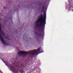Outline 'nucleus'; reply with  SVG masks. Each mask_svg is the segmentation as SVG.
I'll return each instance as SVG.
<instances>
[{"mask_svg": "<svg viewBox=\"0 0 73 73\" xmlns=\"http://www.w3.org/2000/svg\"><path fill=\"white\" fill-rule=\"evenodd\" d=\"M40 49V48L37 50H35L26 52L20 51L18 52V54L19 55H23V56H26L27 55L29 54L31 57H33L34 55H38V54L40 53L39 52Z\"/></svg>", "mask_w": 73, "mask_h": 73, "instance_id": "f257e3e1", "label": "nucleus"}, {"mask_svg": "<svg viewBox=\"0 0 73 73\" xmlns=\"http://www.w3.org/2000/svg\"><path fill=\"white\" fill-rule=\"evenodd\" d=\"M45 20H46L45 15H44L43 17L42 16H41L40 18L36 22V27H35V29H36V27H38L39 25L40 26H42L43 24H44V25L46 24Z\"/></svg>", "mask_w": 73, "mask_h": 73, "instance_id": "f03ea898", "label": "nucleus"}, {"mask_svg": "<svg viewBox=\"0 0 73 73\" xmlns=\"http://www.w3.org/2000/svg\"><path fill=\"white\" fill-rule=\"evenodd\" d=\"M3 35V36H4V33H3V31L1 30V24L0 23V38L2 42H3V43L4 45H5L6 44V42H5V40H4L3 39V37L2 36V35Z\"/></svg>", "mask_w": 73, "mask_h": 73, "instance_id": "7ed1b4c3", "label": "nucleus"}, {"mask_svg": "<svg viewBox=\"0 0 73 73\" xmlns=\"http://www.w3.org/2000/svg\"><path fill=\"white\" fill-rule=\"evenodd\" d=\"M42 31H43V32H44V29H45V28L44 27L43 28V29H42Z\"/></svg>", "mask_w": 73, "mask_h": 73, "instance_id": "20e7f679", "label": "nucleus"}, {"mask_svg": "<svg viewBox=\"0 0 73 73\" xmlns=\"http://www.w3.org/2000/svg\"><path fill=\"white\" fill-rule=\"evenodd\" d=\"M35 33V34H36V35H39V34L37 33Z\"/></svg>", "mask_w": 73, "mask_h": 73, "instance_id": "39448f33", "label": "nucleus"}, {"mask_svg": "<svg viewBox=\"0 0 73 73\" xmlns=\"http://www.w3.org/2000/svg\"><path fill=\"white\" fill-rule=\"evenodd\" d=\"M12 71L13 72V73H17V72H14L13 70H12Z\"/></svg>", "mask_w": 73, "mask_h": 73, "instance_id": "423d86ee", "label": "nucleus"}, {"mask_svg": "<svg viewBox=\"0 0 73 73\" xmlns=\"http://www.w3.org/2000/svg\"><path fill=\"white\" fill-rule=\"evenodd\" d=\"M71 7H72V6H70V8H71Z\"/></svg>", "mask_w": 73, "mask_h": 73, "instance_id": "0eeeda50", "label": "nucleus"}, {"mask_svg": "<svg viewBox=\"0 0 73 73\" xmlns=\"http://www.w3.org/2000/svg\"><path fill=\"white\" fill-rule=\"evenodd\" d=\"M10 70H12V69L11 68V69H10Z\"/></svg>", "mask_w": 73, "mask_h": 73, "instance_id": "6e6552de", "label": "nucleus"}, {"mask_svg": "<svg viewBox=\"0 0 73 73\" xmlns=\"http://www.w3.org/2000/svg\"><path fill=\"white\" fill-rule=\"evenodd\" d=\"M12 68V69L13 68V67H11Z\"/></svg>", "mask_w": 73, "mask_h": 73, "instance_id": "1a4fd4ad", "label": "nucleus"}, {"mask_svg": "<svg viewBox=\"0 0 73 73\" xmlns=\"http://www.w3.org/2000/svg\"><path fill=\"white\" fill-rule=\"evenodd\" d=\"M23 72H21V73H23Z\"/></svg>", "mask_w": 73, "mask_h": 73, "instance_id": "9d476101", "label": "nucleus"}, {"mask_svg": "<svg viewBox=\"0 0 73 73\" xmlns=\"http://www.w3.org/2000/svg\"><path fill=\"white\" fill-rule=\"evenodd\" d=\"M40 53H42V51H41V52Z\"/></svg>", "mask_w": 73, "mask_h": 73, "instance_id": "9b49d317", "label": "nucleus"}, {"mask_svg": "<svg viewBox=\"0 0 73 73\" xmlns=\"http://www.w3.org/2000/svg\"><path fill=\"white\" fill-rule=\"evenodd\" d=\"M7 66H8V67H9L7 65Z\"/></svg>", "mask_w": 73, "mask_h": 73, "instance_id": "f8f14e48", "label": "nucleus"}]
</instances>
